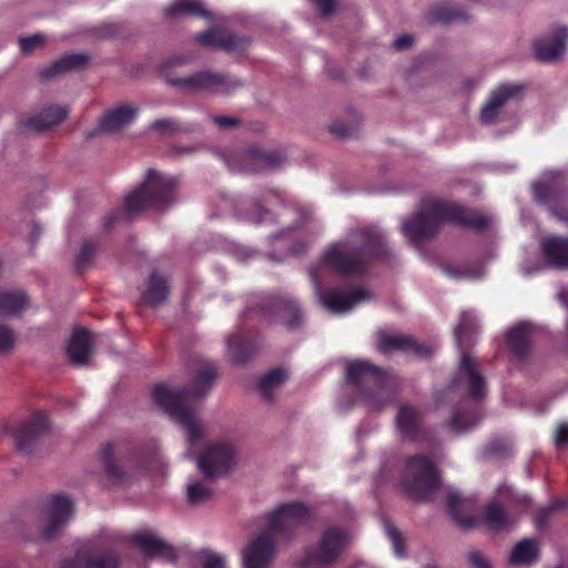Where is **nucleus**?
I'll list each match as a JSON object with an SVG mask.
<instances>
[{
    "label": "nucleus",
    "mask_w": 568,
    "mask_h": 568,
    "mask_svg": "<svg viewBox=\"0 0 568 568\" xmlns=\"http://www.w3.org/2000/svg\"><path fill=\"white\" fill-rule=\"evenodd\" d=\"M535 334V327L526 322L513 326L507 332L505 343L514 363H527L532 352Z\"/></svg>",
    "instance_id": "a211bd4d"
},
{
    "label": "nucleus",
    "mask_w": 568,
    "mask_h": 568,
    "mask_svg": "<svg viewBox=\"0 0 568 568\" xmlns=\"http://www.w3.org/2000/svg\"><path fill=\"white\" fill-rule=\"evenodd\" d=\"M538 558V545L534 539H523L511 550L509 561L513 565H530Z\"/></svg>",
    "instance_id": "f704fd0d"
},
{
    "label": "nucleus",
    "mask_w": 568,
    "mask_h": 568,
    "mask_svg": "<svg viewBox=\"0 0 568 568\" xmlns=\"http://www.w3.org/2000/svg\"><path fill=\"white\" fill-rule=\"evenodd\" d=\"M329 132L338 138H346L351 135L352 130L346 123L336 121L329 125Z\"/></svg>",
    "instance_id": "864d4df0"
},
{
    "label": "nucleus",
    "mask_w": 568,
    "mask_h": 568,
    "mask_svg": "<svg viewBox=\"0 0 568 568\" xmlns=\"http://www.w3.org/2000/svg\"><path fill=\"white\" fill-rule=\"evenodd\" d=\"M390 257L384 233L376 226L354 230L346 241L328 247L323 254V263L343 275L365 272L372 262H383Z\"/></svg>",
    "instance_id": "20e7f679"
},
{
    "label": "nucleus",
    "mask_w": 568,
    "mask_h": 568,
    "mask_svg": "<svg viewBox=\"0 0 568 568\" xmlns=\"http://www.w3.org/2000/svg\"><path fill=\"white\" fill-rule=\"evenodd\" d=\"M323 16H329L335 10V0H313Z\"/></svg>",
    "instance_id": "6e6d98bb"
},
{
    "label": "nucleus",
    "mask_w": 568,
    "mask_h": 568,
    "mask_svg": "<svg viewBox=\"0 0 568 568\" xmlns=\"http://www.w3.org/2000/svg\"><path fill=\"white\" fill-rule=\"evenodd\" d=\"M377 348L381 353H390L394 351H400L404 353L413 354L418 358H430L435 352V348L430 344L418 343L414 337L409 335H389L383 334L378 338Z\"/></svg>",
    "instance_id": "412c9836"
},
{
    "label": "nucleus",
    "mask_w": 568,
    "mask_h": 568,
    "mask_svg": "<svg viewBox=\"0 0 568 568\" xmlns=\"http://www.w3.org/2000/svg\"><path fill=\"white\" fill-rule=\"evenodd\" d=\"M95 250H97V244L91 240L85 241L81 245V248H80V251L75 257V262H74L75 270L78 273H82L90 265V263L92 262L93 256L95 254Z\"/></svg>",
    "instance_id": "37998d69"
},
{
    "label": "nucleus",
    "mask_w": 568,
    "mask_h": 568,
    "mask_svg": "<svg viewBox=\"0 0 568 568\" xmlns=\"http://www.w3.org/2000/svg\"><path fill=\"white\" fill-rule=\"evenodd\" d=\"M464 498L455 491L447 495V511L452 519L462 528H471L475 525V518L463 515Z\"/></svg>",
    "instance_id": "58836bf2"
},
{
    "label": "nucleus",
    "mask_w": 568,
    "mask_h": 568,
    "mask_svg": "<svg viewBox=\"0 0 568 568\" xmlns=\"http://www.w3.org/2000/svg\"><path fill=\"white\" fill-rule=\"evenodd\" d=\"M427 19L432 23L448 24L452 22L467 21L468 14L460 7L437 4L430 8Z\"/></svg>",
    "instance_id": "473e14b6"
},
{
    "label": "nucleus",
    "mask_w": 568,
    "mask_h": 568,
    "mask_svg": "<svg viewBox=\"0 0 568 568\" xmlns=\"http://www.w3.org/2000/svg\"><path fill=\"white\" fill-rule=\"evenodd\" d=\"M286 378L285 371L282 368H274L266 373L261 377L258 382V389L262 396L268 400L273 402L272 389L278 385H281Z\"/></svg>",
    "instance_id": "a19ab883"
},
{
    "label": "nucleus",
    "mask_w": 568,
    "mask_h": 568,
    "mask_svg": "<svg viewBox=\"0 0 568 568\" xmlns=\"http://www.w3.org/2000/svg\"><path fill=\"white\" fill-rule=\"evenodd\" d=\"M119 216V213L118 212H112L110 213L105 221H104V224H103V227L105 231H110L111 227L113 226V224L115 223L116 219Z\"/></svg>",
    "instance_id": "052dcab7"
},
{
    "label": "nucleus",
    "mask_w": 568,
    "mask_h": 568,
    "mask_svg": "<svg viewBox=\"0 0 568 568\" xmlns=\"http://www.w3.org/2000/svg\"><path fill=\"white\" fill-rule=\"evenodd\" d=\"M346 379L371 408L382 409L389 402L387 376L381 367L367 361H353L346 366Z\"/></svg>",
    "instance_id": "6e6552de"
},
{
    "label": "nucleus",
    "mask_w": 568,
    "mask_h": 568,
    "mask_svg": "<svg viewBox=\"0 0 568 568\" xmlns=\"http://www.w3.org/2000/svg\"><path fill=\"white\" fill-rule=\"evenodd\" d=\"M348 542L346 530L338 527L325 529L316 547L308 548L302 559L304 568H325L338 560Z\"/></svg>",
    "instance_id": "9b49d317"
},
{
    "label": "nucleus",
    "mask_w": 568,
    "mask_h": 568,
    "mask_svg": "<svg viewBox=\"0 0 568 568\" xmlns=\"http://www.w3.org/2000/svg\"><path fill=\"white\" fill-rule=\"evenodd\" d=\"M89 57L83 53L67 54L44 68L40 72V77L43 80H49L65 72L80 70L87 65Z\"/></svg>",
    "instance_id": "7c9ffc66"
},
{
    "label": "nucleus",
    "mask_w": 568,
    "mask_h": 568,
    "mask_svg": "<svg viewBox=\"0 0 568 568\" xmlns=\"http://www.w3.org/2000/svg\"><path fill=\"white\" fill-rule=\"evenodd\" d=\"M169 291L166 278L158 272H152L146 288L142 293V301L151 307H156L166 301Z\"/></svg>",
    "instance_id": "2f4dec72"
},
{
    "label": "nucleus",
    "mask_w": 568,
    "mask_h": 568,
    "mask_svg": "<svg viewBox=\"0 0 568 568\" xmlns=\"http://www.w3.org/2000/svg\"><path fill=\"white\" fill-rule=\"evenodd\" d=\"M213 495V490L202 483L195 481L187 485L186 499L192 506H196L209 500Z\"/></svg>",
    "instance_id": "79ce46f5"
},
{
    "label": "nucleus",
    "mask_w": 568,
    "mask_h": 568,
    "mask_svg": "<svg viewBox=\"0 0 568 568\" xmlns=\"http://www.w3.org/2000/svg\"><path fill=\"white\" fill-rule=\"evenodd\" d=\"M444 272L454 278H462L463 273L454 266L447 265L444 267Z\"/></svg>",
    "instance_id": "680f3d73"
},
{
    "label": "nucleus",
    "mask_w": 568,
    "mask_h": 568,
    "mask_svg": "<svg viewBox=\"0 0 568 568\" xmlns=\"http://www.w3.org/2000/svg\"><path fill=\"white\" fill-rule=\"evenodd\" d=\"M19 42L20 50L23 53H31L37 48H41L42 45H44L45 38L42 34H32L29 37L21 38Z\"/></svg>",
    "instance_id": "de8ad7c7"
},
{
    "label": "nucleus",
    "mask_w": 568,
    "mask_h": 568,
    "mask_svg": "<svg viewBox=\"0 0 568 568\" xmlns=\"http://www.w3.org/2000/svg\"><path fill=\"white\" fill-rule=\"evenodd\" d=\"M555 444L557 448L568 447V424L562 423L558 426L555 436Z\"/></svg>",
    "instance_id": "603ef678"
},
{
    "label": "nucleus",
    "mask_w": 568,
    "mask_h": 568,
    "mask_svg": "<svg viewBox=\"0 0 568 568\" xmlns=\"http://www.w3.org/2000/svg\"><path fill=\"white\" fill-rule=\"evenodd\" d=\"M69 110L60 105L44 108L41 112L24 121L23 126L33 132H44L67 119Z\"/></svg>",
    "instance_id": "cd10ccee"
},
{
    "label": "nucleus",
    "mask_w": 568,
    "mask_h": 568,
    "mask_svg": "<svg viewBox=\"0 0 568 568\" xmlns=\"http://www.w3.org/2000/svg\"><path fill=\"white\" fill-rule=\"evenodd\" d=\"M165 17L174 19L182 14L209 18L210 13L195 0H176L165 8Z\"/></svg>",
    "instance_id": "72a5a7b5"
},
{
    "label": "nucleus",
    "mask_w": 568,
    "mask_h": 568,
    "mask_svg": "<svg viewBox=\"0 0 568 568\" xmlns=\"http://www.w3.org/2000/svg\"><path fill=\"white\" fill-rule=\"evenodd\" d=\"M413 42L414 38L412 36L403 34L394 41L393 45L396 50L403 51L408 49L413 44Z\"/></svg>",
    "instance_id": "4d7b16f0"
},
{
    "label": "nucleus",
    "mask_w": 568,
    "mask_h": 568,
    "mask_svg": "<svg viewBox=\"0 0 568 568\" xmlns=\"http://www.w3.org/2000/svg\"><path fill=\"white\" fill-rule=\"evenodd\" d=\"M103 473L112 486L124 485L129 480L128 468L133 458L130 445L122 443H106L100 453Z\"/></svg>",
    "instance_id": "f8f14e48"
},
{
    "label": "nucleus",
    "mask_w": 568,
    "mask_h": 568,
    "mask_svg": "<svg viewBox=\"0 0 568 568\" xmlns=\"http://www.w3.org/2000/svg\"><path fill=\"white\" fill-rule=\"evenodd\" d=\"M386 532L392 541L395 555L397 557H403L405 555V547L402 532L389 523L386 524Z\"/></svg>",
    "instance_id": "a18cd8bd"
},
{
    "label": "nucleus",
    "mask_w": 568,
    "mask_h": 568,
    "mask_svg": "<svg viewBox=\"0 0 568 568\" xmlns=\"http://www.w3.org/2000/svg\"><path fill=\"white\" fill-rule=\"evenodd\" d=\"M544 262L557 270H568V237L547 235L540 242Z\"/></svg>",
    "instance_id": "b1692460"
},
{
    "label": "nucleus",
    "mask_w": 568,
    "mask_h": 568,
    "mask_svg": "<svg viewBox=\"0 0 568 568\" xmlns=\"http://www.w3.org/2000/svg\"><path fill=\"white\" fill-rule=\"evenodd\" d=\"M203 568H225V559L220 555H210Z\"/></svg>",
    "instance_id": "5fc2aeb1"
},
{
    "label": "nucleus",
    "mask_w": 568,
    "mask_h": 568,
    "mask_svg": "<svg viewBox=\"0 0 568 568\" xmlns=\"http://www.w3.org/2000/svg\"><path fill=\"white\" fill-rule=\"evenodd\" d=\"M116 27L114 24H106L102 27L101 36L104 38L116 37Z\"/></svg>",
    "instance_id": "bf43d9fd"
},
{
    "label": "nucleus",
    "mask_w": 568,
    "mask_h": 568,
    "mask_svg": "<svg viewBox=\"0 0 568 568\" xmlns=\"http://www.w3.org/2000/svg\"><path fill=\"white\" fill-rule=\"evenodd\" d=\"M121 558L112 549H104L90 552L80 557L78 560L67 559L60 565V568H120Z\"/></svg>",
    "instance_id": "393cba45"
},
{
    "label": "nucleus",
    "mask_w": 568,
    "mask_h": 568,
    "mask_svg": "<svg viewBox=\"0 0 568 568\" xmlns=\"http://www.w3.org/2000/svg\"><path fill=\"white\" fill-rule=\"evenodd\" d=\"M29 298L23 292H0V315H14L28 305Z\"/></svg>",
    "instance_id": "4c0bfd02"
},
{
    "label": "nucleus",
    "mask_w": 568,
    "mask_h": 568,
    "mask_svg": "<svg viewBox=\"0 0 568 568\" xmlns=\"http://www.w3.org/2000/svg\"><path fill=\"white\" fill-rule=\"evenodd\" d=\"M74 507L70 498L54 495L49 499L47 508V525L42 528L41 537L45 540L57 538L73 514Z\"/></svg>",
    "instance_id": "f3484780"
},
{
    "label": "nucleus",
    "mask_w": 568,
    "mask_h": 568,
    "mask_svg": "<svg viewBox=\"0 0 568 568\" xmlns=\"http://www.w3.org/2000/svg\"><path fill=\"white\" fill-rule=\"evenodd\" d=\"M276 200L282 202V194L278 191L268 190L263 193L262 197L256 199L253 203V209L251 212H247L246 219L253 223H262L271 220L270 210L265 209L263 205L264 201Z\"/></svg>",
    "instance_id": "e433bc0d"
},
{
    "label": "nucleus",
    "mask_w": 568,
    "mask_h": 568,
    "mask_svg": "<svg viewBox=\"0 0 568 568\" xmlns=\"http://www.w3.org/2000/svg\"><path fill=\"white\" fill-rule=\"evenodd\" d=\"M568 27L556 29L552 37L537 39L534 54L538 61L552 62L559 60L567 49Z\"/></svg>",
    "instance_id": "5701e85b"
},
{
    "label": "nucleus",
    "mask_w": 568,
    "mask_h": 568,
    "mask_svg": "<svg viewBox=\"0 0 568 568\" xmlns=\"http://www.w3.org/2000/svg\"><path fill=\"white\" fill-rule=\"evenodd\" d=\"M214 122L221 128H231L235 126L240 120L235 116L219 115L214 116Z\"/></svg>",
    "instance_id": "13d9d810"
},
{
    "label": "nucleus",
    "mask_w": 568,
    "mask_h": 568,
    "mask_svg": "<svg viewBox=\"0 0 568 568\" xmlns=\"http://www.w3.org/2000/svg\"><path fill=\"white\" fill-rule=\"evenodd\" d=\"M178 185L176 178L149 169L143 182L125 196V214L133 215L145 210L165 211L174 201Z\"/></svg>",
    "instance_id": "0eeeda50"
},
{
    "label": "nucleus",
    "mask_w": 568,
    "mask_h": 568,
    "mask_svg": "<svg viewBox=\"0 0 568 568\" xmlns=\"http://www.w3.org/2000/svg\"><path fill=\"white\" fill-rule=\"evenodd\" d=\"M521 90L517 84H503L494 91L480 111V120L485 124H491L498 118L504 104Z\"/></svg>",
    "instance_id": "a878e982"
},
{
    "label": "nucleus",
    "mask_w": 568,
    "mask_h": 568,
    "mask_svg": "<svg viewBox=\"0 0 568 568\" xmlns=\"http://www.w3.org/2000/svg\"><path fill=\"white\" fill-rule=\"evenodd\" d=\"M195 41L204 47L217 48L227 52H242L252 43L248 36H240L226 29H212L195 36Z\"/></svg>",
    "instance_id": "aec40b11"
},
{
    "label": "nucleus",
    "mask_w": 568,
    "mask_h": 568,
    "mask_svg": "<svg viewBox=\"0 0 568 568\" xmlns=\"http://www.w3.org/2000/svg\"><path fill=\"white\" fill-rule=\"evenodd\" d=\"M314 516L313 508L301 501L277 506L267 515V530L254 538L244 550V568H270L274 558V537L294 538L296 530L308 524Z\"/></svg>",
    "instance_id": "39448f33"
},
{
    "label": "nucleus",
    "mask_w": 568,
    "mask_h": 568,
    "mask_svg": "<svg viewBox=\"0 0 568 568\" xmlns=\"http://www.w3.org/2000/svg\"><path fill=\"white\" fill-rule=\"evenodd\" d=\"M14 342L13 331L6 325H0V354L11 351Z\"/></svg>",
    "instance_id": "09e8293b"
},
{
    "label": "nucleus",
    "mask_w": 568,
    "mask_h": 568,
    "mask_svg": "<svg viewBox=\"0 0 568 568\" xmlns=\"http://www.w3.org/2000/svg\"><path fill=\"white\" fill-rule=\"evenodd\" d=\"M567 503H568L567 500H557L551 506L546 507V508H541L537 513L536 518H535L536 526L538 528H544L548 524L551 515L556 510L565 509Z\"/></svg>",
    "instance_id": "c03bdc74"
},
{
    "label": "nucleus",
    "mask_w": 568,
    "mask_h": 568,
    "mask_svg": "<svg viewBox=\"0 0 568 568\" xmlns=\"http://www.w3.org/2000/svg\"><path fill=\"white\" fill-rule=\"evenodd\" d=\"M263 312L270 321H278L288 329H295L303 324L304 316L300 304L290 296L270 297L263 306Z\"/></svg>",
    "instance_id": "dca6fc26"
},
{
    "label": "nucleus",
    "mask_w": 568,
    "mask_h": 568,
    "mask_svg": "<svg viewBox=\"0 0 568 568\" xmlns=\"http://www.w3.org/2000/svg\"><path fill=\"white\" fill-rule=\"evenodd\" d=\"M136 116V109L129 104L120 105L104 113L99 122L102 132H116L130 124Z\"/></svg>",
    "instance_id": "c756f323"
},
{
    "label": "nucleus",
    "mask_w": 568,
    "mask_h": 568,
    "mask_svg": "<svg viewBox=\"0 0 568 568\" xmlns=\"http://www.w3.org/2000/svg\"><path fill=\"white\" fill-rule=\"evenodd\" d=\"M192 59L193 55L189 54L174 55L164 60L159 70L170 85L186 93L220 92L229 94L242 85L241 81L220 72L199 71L187 77L174 74L175 67L186 64Z\"/></svg>",
    "instance_id": "423d86ee"
},
{
    "label": "nucleus",
    "mask_w": 568,
    "mask_h": 568,
    "mask_svg": "<svg viewBox=\"0 0 568 568\" xmlns=\"http://www.w3.org/2000/svg\"><path fill=\"white\" fill-rule=\"evenodd\" d=\"M443 224L481 231L488 226V219L454 201L427 199L423 209L403 222L402 232L412 243L420 244L436 236Z\"/></svg>",
    "instance_id": "7ed1b4c3"
},
{
    "label": "nucleus",
    "mask_w": 568,
    "mask_h": 568,
    "mask_svg": "<svg viewBox=\"0 0 568 568\" xmlns=\"http://www.w3.org/2000/svg\"><path fill=\"white\" fill-rule=\"evenodd\" d=\"M41 232H42V229L40 227V225L34 224L33 229H32V237L38 239L41 235Z\"/></svg>",
    "instance_id": "e2e57ef3"
},
{
    "label": "nucleus",
    "mask_w": 568,
    "mask_h": 568,
    "mask_svg": "<svg viewBox=\"0 0 568 568\" xmlns=\"http://www.w3.org/2000/svg\"><path fill=\"white\" fill-rule=\"evenodd\" d=\"M534 200L545 206L550 215L568 224V174L549 171L531 185Z\"/></svg>",
    "instance_id": "9d476101"
},
{
    "label": "nucleus",
    "mask_w": 568,
    "mask_h": 568,
    "mask_svg": "<svg viewBox=\"0 0 568 568\" xmlns=\"http://www.w3.org/2000/svg\"><path fill=\"white\" fill-rule=\"evenodd\" d=\"M260 346L261 336L257 332H240L227 341L229 355L237 365L250 362Z\"/></svg>",
    "instance_id": "4be33fe9"
},
{
    "label": "nucleus",
    "mask_w": 568,
    "mask_h": 568,
    "mask_svg": "<svg viewBox=\"0 0 568 568\" xmlns=\"http://www.w3.org/2000/svg\"><path fill=\"white\" fill-rule=\"evenodd\" d=\"M396 429L408 443H433V435L424 423L423 412L413 405L402 404L395 417Z\"/></svg>",
    "instance_id": "ddd939ff"
},
{
    "label": "nucleus",
    "mask_w": 568,
    "mask_h": 568,
    "mask_svg": "<svg viewBox=\"0 0 568 568\" xmlns=\"http://www.w3.org/2000/svg\"><path fill=\"white\" fill-rule=\"evenodd\" d=\"M130 541L149 557H161L170 562L176 561L174 548L164 540L155 538L152 535L142 532L134 534L130 537Z\"/></svg>",
    "instance_id": "bb28decb"
},
{
    "label": "nucleus",
    "mask_w": 568,
    "mask_h": 568,
    "mask_svg": "<svg viewBox=\"0 0 568 568\" xmlns=\"http://www.w3.org/2000/svg\"><path fill=\"white\" fill-rule=\"evenodd\" d=\"M485 523L491 529H509L515 520L514 517L505 511L498 503H490L485 508Z\"/></svg>",
    "instance_id": "c9c22d12"
},
{
    "label": "nucleus",
    "mask_w": 568,
    "mask_h": 568,
    "mask_svg": "<svg viewBox=\"0 0 568 568\" xmlns=\"http://www.w3.org/2000/svg\"><path fill=\"white\" fill-rule=\"evenodd\" d=\"M312 281L315 283L316 291L323 306L332 313H344L352 310L358 303L371 297L369 292L364 287H354L349 291L331 288L322 291L315 272H311Z\"/></svg>",
    "instance_id": "2eb2a0df"
},
{
    "label": "nucleus",
    "mask_w": 568,
    "mask_h": 568,
    "mask_svg": "<svg viewBox=\"0 0 568 568\" xmlns=\"http://www.w3.org/2000/svg\"><path fill=\"white\" fill-rule=\"evenodd\" d=\"M400 484L413 499L425 500L439 488L438 469L426 455L407 456L400 476Z\"/></svg>",
    "instance_id": "1a4fd4ad"
},
{
    "label": "nucleus",
    "mask_w": 568,
    "mask_h": 568,
    "mask_svg": "<svg viewBox=\"0 0 568 568\" xmlns=\"http://www.w3.org/2000/svg\"><path fill=\"white\" fill-rule=\"evenodd\" d=\"M70 362L77 366L87 364L92 354V336L87 328L73 332L67 347Z\"/></svg>",
    "instance_id": "c85d7f7f"
},
{
    "label": "nucleus",
    "mask_w": 568,
    "mask_h": 568,
    "mask_svg": "<svg viewBox=\"0 0 568 568\" xmlns=\"http://www.w3.org/2000/svg\"><path fill=\"white\" fill-rule=\"evenodd\" d=\"M467 558L473 568H491L490 562L479 550H470Z\"/></svg>",
    "instance_id": "3c124183"
},
{
    "label": "nucleus",
    "mask_w": 568,
    "mask_h": 568,
    "mask_svg": "<svg viewBox=\"0 0 568 568\" xmlns=\"http://www.w3.org/2000/svg\"><path fill=\"white\" fill-rule=\"evenodd\" d=\"M189 369L193 374L190 386L170 388L164 384H158L152 388L151 396L156 406L184 427L190 445H196L203 436L202 427L195 417L196 403L212 388L217 377V366L200 356H193Z\"/></svg>",
    "instance_id": "f257e3e1"
},
{
    "label": "nucleus",
    "mask_w": 568,
    "mask_h": 568,
    "mask_svg": "<svg viewBox=\"0 0 568 568\" xmlns=\"http://www.w3.org/2000/svg\"><path fill=\"white\" fill-rule=\"evenodd\" d=\"M49 429L48 417L43 413H34L14 426L12 435L17 449L29 454L38 439Z\"/></svg>",
    "instance_id": "6ab92c4d"
},
{
    "label": "nucleus",
    "mask_w": 568,
    "mask_h": 568,
    "mask_svg": "<svg viewBox=\"0 0 568 568\" xmlns=\"http://www.w3.org/2000/svg\"><path fill=\"white\" fill-rule=\"evenodd\" d=\"M92 136H94V133H93V132H90V133L88 134V138H92Z\"/></svg>",
    "instance_id": "0e129e2a"
},
{
    "label": "nucleus",
    "mask_w": 568,
    "mask_h": 568,
    "mask_svg": "<svg viewBox=\"0 0 568 568\" xmlns=\"http://www.w3.org/2000/svg\"><path fill=\"white\" fill-rule=\"evenodd\" d=\"M508 452V446L503 440H493L485 447V455L487 456H505Z\"/></svg>",
    "instance_id": "8fccbe9b"
},
{
    "label": "nucleus",
    "mask_w": 568,
    "mask_h": 568,
    "mask_svg": "<svg viewBox=\"0 0 568 568\" xmlns=\"http://www.w3.org/2000/svg\"><path fill=\"white\" fill-rule=\"evenodd\" d=\"M246 153L247 158L261 169L278 168L284 162L282 154L275 151L265 152L258 148H250Z\"/></svg>",
    "instance_id": "ea45409f"
},
{
    "label": "nucleus",
    "mask_w": 568,
    "mask_h": 568,
    "mask_svg": "<svg viewBox=\"0 0 568 568\" xmlns=\"http://www.w3.org/2000/svg\"><path fill=\"white\" fill-rule=\"evenodd\" d=\"M477 329L476 316L471 312H463L454 331L456 343L460 349L469 346ZM458 390H464L474 405L468 407L467 403H463V409L454 410L448 426L457 433L468 430L479 423L481 414L478 403L486 396L485 377L478 371L476 361L465 351L462 352L458 369L445 393L450 394Z\"/></svg>",
    "instance_id": "f03ea898"
},
{
    "label": "nucleus",
    "mask_w": 568,
    "mask_h": 568,
    "mask_svg": "<svg viewBox=\"0 0 568 568\" xmlns=\"http://www.w3.org/2000/svg\"><path fill=\"white\" fill-rule=\"evenodd\" d=\"M235 464V452L229 443L209 446L197 458V466L206 478L226 475Z\"/></svg>",
    "instance_id": "4468645a"
},
{
    "label": "nucleus",
    "mask_w": 568,
    "mask_h": 568,
    "mask_svg": "<svg viewBox=\"0 0 568 568\" xmlns=\"http://www.w3.org/2000/svg\"><path fill=\"white\" fill-rule=\"evenodd\" d=\"M151 128L161 134H173L183 131L181 124L174 119H159L155 120Z\"/></svg>",
    "instance_id": "49530a36"
}]
</instances>
